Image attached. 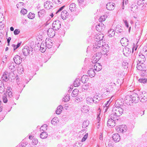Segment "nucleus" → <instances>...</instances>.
I'll return each instance as SVG.
<instances>
[{"mask_svg":"<svg viewBox=\"0 0 147 147\" xmlns=\"http://www.w3.org/2000/svg\"><path fill=\"white\" fill-rule=\"evenodd\" d=\"M76 5L74 3H72L69 6V9L71 11H76Z\"/></svg>","mask_w":147,"mask_h":147,"instance_id":"nucleus-27","label":"nucleus"},{"mask_svg":"<svg viewBox=\"0 0 147 147\" xmlns=\"http://www.w3.org/2000/svg\"><path fill=\"white\" fill-rule=\"evenodd\" d=\"M103 42V41H101L96 40L93 45V50L96 51H101L102 47L104 45Z\"/></svg>","mask_w":147,"mask_h":147,"instance_id":"nucleus-2","label":"nucleus"},{"mask_svg":"<svg viewBox=\"0 0 147 147\" xmlns=\"http://www.w3.org/2000/svg\"><path fill=\"white\" fill-rule=\"evenodd\" d=\"M57 107H58L59 111L58 112V111H56V114H59L62 112L63 107L62 105H60V106H59Z\"/></svg>","mask_w":147,"mask_h":147,"instance_id":"nucleus-48","label":"nucleus"},{"mask_svg":"<svg viewBox=\"0 0 147 147\" xmlns=\"http://www.w3.org/2000/svg\"><path fill=\"white\" fill-rule=\"evenodd\" d=\"M33 49L30 47L29 48L27 46H26L24 47L22 49V51L23 55L25 56H26L30 54V51H32Z\"/></svg>","mask_w":147,"mask_h":147,"instance_id":"nucleus-6","label":"nucleus"},{"mask_svg":"<svg viewBox=\"0 0 147 147\" xmlns=\"http://www.w3.org/2000/svg\"><path fill=\"white\" fill-rule=\"evenodd\" d=\"M47 127V125H44L41 127L40 129L42 130L45 131V129H47L46 128Z\"/></svg>","mask_w":147,"mask_h":147,"instance_id":"nucleus-64","label":"nucleus"},{"mask_svg":"<svg viewBox=\"0 0 147 147\" xmlns=\"http://www.w3.org/2000/svg\"><path fill=\"white\" fill-rule=\"evenodd\" d=\"M48 134L47 133L45 132H42L40 135V137L42 139H45L47 138V137Z\"/></svg>","mask_w":147,"mask_h":147,"instance_id":"nucleus-40","label":"nucleus"},{"mask_svg":"<svg viewBox=\"0 0 147 147\" xmlns=\"http://www.w3.org/2000/svg\"><path fill=\"white\" fill-rule=\"evenodd\" d=\"M131 97V100L132 101H133V103L134 102L135 103H136L138 102V100L136 99V97L135 96H134V95L130 96Z\"/></svg>","mask_w":147,"mask_h":147,"instance_id":"nucleus-55","label":"nucleus"},{"mask_svg":"<svg viewBox=\"0 0 147 147\" xmlns=\"http://www.w3.org/2000/svg\"><path fill=\"white\" fill-rule=\"evenodd\" d=\"M45 11L44 9H41L38 12V16L40 19H41L45 15Z\"/></svg>","mask_w":147,"mask_h":147,"instance_id":"nucleus-24","label":"nucleus"},{"mask_svg":"<svg viewBox=\"0 0 147 147\" xmlns=\"http://www.w3.org/2000/svg\"><path fill=\"white\" fill-rule=\"evenodd\" d=\"M11 88H9V89H7V93L8 94L7 95L9 97H11L13 96V94L12 92L11 91Z\"/></svg>","mask_w":147,"mask_h":147,"instance_id":"nucleus-43","label":"nucleus"},{"mask_svg":"<svg viewBox=\"0 0 147 147\" xmlns=\"http://www.w3.org/2000/svg\"><path fill=\"white\" fill-rule=\"evenodd\" d=\"M105 17L106 16H101L99 19V21L101 22L105 21L106 19Z\"/></svg>","mask_w":147,"mask_h":147,"instance_id":"nucleus-62","label":"nucleus"},{"mask_svg":"<svg viewBox=\"0 0 147 147\" xmlns=\"http://www.w3.org/2000/svg\"><path fill=\"white\" fill-rule=\"evenodd\" d=\"M138 43V41H136V45L135 43H134L133 46L132 48V53H133L134 50L136 51L138 47V45H137Z\"/></svg>","mask_w":147,"mask_h":147,"instance_id":"nucleus-47","label":"nucleus"},{"mask_svg":"<svg viewBox=\"0 0 147 147\" xmlns=\"http://www.w3.org/2000/svg\"><path fill=\"white\" fill-rule=\"evenodd\" d=\"M122 130H121L122 131V133H124L127 130V126L124 125H122Z\"/></svg>","mask_w":147,"mask_h":147,"instance_id":"nucleus-51","label":"nucleus"},{"mask_svg":"<svg viewBox=\"0 0 147 147\" xmlns=\"http://www.w3.org/2000/svg\"><path fill=\"white\" fill-rule=\"evenodd\" d=\"M120 42L122 46L125 47L128 45L129 40L126 38H123L121 39Z\"/></svg>","mask_w":147,"mask_h":147,"instance_id":"nucleus-16","label":"nucleus"},{"mask_svg":"<svg viewBox=\"0 0 147 147\" xmlns=\"http://www.w3.org/2000/svg\"><path fill=\"white\" fill-rule=\"evenodd\" d=\"M115 4L113 3H108L106 5V8L110 11L113 10L115 8Z\"/></svg>","mask_w":147,"mask_h":147,"instance_id":"nucleus-18","label":"nucleus"},{"mask_svg":"<svg viewBox=\"0 0 147 147\" xmlns=\"http://www.w3.org/2000/svg\"><path fill=\"white\" fill-rule=\"evenodd\" d=\"M96 30L98 32L103 31L105 28V26L102 23H100L96 26Z\"/></svg>","mask_w":147,"mask_h":147,"instance_id":"nucleus-10","label":"nucleus"},{"mask_svg":"<svg viewBox=\"0 0 147 147\" xmlns=\"http://www.w3.org/2000/svg\"><path fill=\"white\" fill-rule=\"evenodd\" d=\"M111 102V101H110V99L109 101H107V103L105 104V106L104 107V108H106L105 109V111H107V110L108 109V107L109 106Z\"/></svg>","mask_w":147,"mask_h":147,"instance_id":"nucleus-45","label":"nucleus"},{"mask_svg":"<svg viewBox=\"0 0 147 147\" xmlns=\"http://www.w3.org/2000/svg\"><path fill=\"white\" fill-rule=\"evenodd\" d=\"M7 57L6 55L4 56L2 59V61L3 63H6L7 62Z\"/></svg>","mask_w":147,"mask_h":147,"instance_id":"nucleus-61","label":"nucleus"},{"mask_svg":"<svg viewBox=\"0 0 147 147\" xmlns=\"http://www.w3.org/2000/svg\"><path fill=\"white\" fill-rule=\"evenodd\" d=\"M94 68L95 71H98L101 69L102 66L99 63H97L94 65Z\"/></svg>","mask_w":147,"mask_h":147,"instance_id":"nucleus-25","label":"nucleus"},{"mask_svg":"<svg viewBox=\"0 0 147 147\" xmlns=\"http://www.w3.org/2000/svg\"><path fill=\"white\" fill-rule=\"evenodd\" d=\"M35 14L31 12L29 13L28 15V17L30 19H33L35 17Z\"/></svg>","mask_w":147,"mask_h":147,"instance_id":"nucleus-50","label":"nucleus"},{"mask_svg":"<svg viewBox=\"0 0 147 147\" xmlns=\"http://www.w3.org/2000/svg\"><path fill=\"white\" fill-rule=\"evenodd\" d=\"M16 65L13 63H9L8 65V67L10 70L15 71L16 69Z\"/></svg>","mask_w":147,"mask_h":147,"instance_id":"nucleus-29","label":"nucleus"},{"mask_svg":"<svg viewBox=\"0 0 147 147\" xmlns=\"http://www.w3.org/2000/svg\"><path fill=\"white\" fill-rule=\"evenodd\" d=\"M100 59V57H97L95 56H94L92 57V63H97V62Z\"/></svg>","mask_w":147,"mask_h":147,"instance_id":"nucleus-35","label":"nucleus"},{"mask_svg":"<svg viewBox=\"0 0 147 147\" xmlns=\"http://www.w3.org/2000/svg\"><path fill=\"white\" fill-rule=\"evenodd\" d=\"M138 73L142 77L144 76H147V70H142V69H141Z\"/></svg>","mask_w":147,"mask_h":147,"instance_id":"nucleus-28","label":"nucleus"},{"mask_svg":"<svg viewBox=\"0 0 147 147\" xmlns=\"http://www.w3.org/2000/svg\"><path fill=\"white\" fill-rule=\"evenodd\" d=\"M100 114H101V111H99L98 112L97 114V118L96 119V120L97 121V123H96L97 125L98 126L99 125V122L100 120Z\"/></svg>","mask_w":147,"mask_h":147,"instance_id":"nucleus-32","label":"nucleus"},{"mask_svg":"<svg viewBox=\"0 0 147 147\" xmlns=\"http://www.w3.org/2000/svg\"><path fill=\"white\" fill-rule=\"evenodd\" d=\"M69 16V13L66 10L63 11L61 14V17L64 20L66 19Z\"/></svg>","mask_w":147,"mask_h":147,"instance_id":"nucleus-20","label":"nucleus"},{"mask_svg":"<svg viewBox=\"0 0 147 147\" xmlns=\"http://www.w3.org/2000/svg\"><path fill=\"white\" fill-rule=\"evenodd\" d=\"M80 79L79 78H77L76 79L74 83V86L75 87H77L80 84Z\"/></svg>","mask_w":147,"mask_h":147,"instance_id":"nucleus-36","label":"nucleus"},{"mask_svg":"<svg viewBox=\"0 0 147 147\" xmlns=\"http://www.w3.org/2000/svg\"><path fill=\"white\" fill-rule=\"evenodd\" d=\"M38 143V140L36 139H33L32 141V144L33 145H36Z\"/></svg>","mask_w":147,"mask_h":147,"instance_id":"nucleus-58","label":"nucleus"},{"mask_svg":"<svg viewBox=\"0 0 147 147\" xmlns=\"http://www.w3.org/2000/svg\"><path fill=\"white\" fill-rule=\"evenodd\" d=\"M88 74L90 77L91 78L94 77L95 76V73L93 69L91 68L89 69L88 71Z\"/></svg>","mask_w":147,"mask_h":147,"instance_id":"nucleus-26","label":"nucleus"},{"mask_svg":"<svg viewBox=\"0 0 147 147\" xmlns=\"http://www.w3.org/2000/svg\"><path fill=\"white\" fill-rule=\"evenodd\" d=\"M117 105H115L112 110V113L110 115V117L113 119H118V117L121 115L123 113V111L126 108L121 107H117Z\"/></svg>","mask_w":147,"mask_h":147,"instance_id":"nucleus-1","label":"nucleus"},{"mask_svg":"<svg viewBox=\"0 0 147 147\" xmlns=\"http://www.w3.org/2000/svg\"><path fill=\"white\" fill-rule=\"evenodd\" d=\"M112 138L114 141L116 142H119L120 139V136L117 134H113Z\"/></svg>","mask_w":147,"mask_h":147,"instance_id":"nucleus-21","label":"nucleus"},{"mask_svg":"<svg viewBox=\"0 0 147 147\" xmlns=\"http://www.w3.org/2000/svg\"><path fill=\"white\" fill-rule=\"evenodd\" d=\"M102 96L100 95H95L93 97V102L96 103H98L102 98Z\"/></svg>","mask_w":147,"mask_h":147,"instance_id":"nucleus-17","label":"nucleus"},{"mask_svg":"<svg viewBox=\"0 0 147 147\" xmlns=\"http://www.w3.org/2000/svg\"><path fill=\"white\" fill-rule=\"evenodd\" d=\"M110 119H108L107 125L108 126L113 127L115 125V123L118 120V119H115L110 117Z\"/></svg>","mask_w":147,"mask_h":147,"instance_id":"nucleus-5","label":"nucleus"},{"mask_svg":"<svg viewBox=\"0 0 147 147\" xmlns=\"http://www.w3.org/2000/svg\"><path fill=\"white\" fill-rule=\"evenodd\" d=\"M122 27L119 25H117L115 28V32L117 33H120L121 34H123L124 32L123 31L122 29Z\"/></svg>","mask_w":147,"mask_h":147,"instance_id":"nucleus-19","label":"nucleus"},{"mask_svg":"<svg viewBox=\"0 0 147 147\" xmlns=\"http://www.w3.org/2000/svg\"><path fill=\"white\" fill-rule=\"evenodd\" d=\"M82 144L78 142L76 143L74 145V147H81Z\"/></svg>","mask_w":147,"mask_h":147,"instance_id":"nucleus-60","label":"nucleus"},{"mask_svg":"<svg viewBox=\"0 0 147 147\" xmlns=\"http://www.w3.org/2000/svg\"><path fill=\"white\" fill-rule=\"evenodd\" d=\"M95 41H96V40L98 41H103L102 40V38L103 36L102 35L99 34V35L96 36H95Z\"/></svg>","mask_w":147,"mask_h":147,"instance_id":"nucleus-39","label":"nucleus"},{"mask_svg":"<svg viewBox=\"0 0 147 147\" xmlns=\"http://www.w3.org/2000/svg\"><path fill=\"white\" fill-rule=\"evenodd\" d=\"M14 62L16 64H20L22 62V58L18 55H15L13 58Z\"/></svg>","mask_w":147,"mask_h":147,"instance_id":"nucleus-12","label":"nucleus"},{"mask_svg":"<svg viewBox=\"0 0 147 147\" xmlns=\"http://www.w3.org/2000/svg\"><path fill=\"white\" fill-rule=\"evenodd\" d=\"M20 32V30L18 29H15L13 32L14 34L15 35H17L19 34Z\"/></svg>","mask_w":147,"mask_h":147,"instance_id":"nucleus-63","label":"nucleus"},{"mask_svg":"<svg viewBox=\"0 0 147 147\" xmlns=\"http://www.w3.org/2000/svg\"><path fill=\"white\" fill-rule=\"evenodd\" d=\"M141 64H139L138 63V73L139 72H140V71L141 69L144 70V65H140Z\"/></svg>","mask_w":147,"mask_h":147,"instance_id":"nucleus-56","label":"nucleus"},{"mask_svg":"<svg viewBox=\"0 0 147 147\" xmlns=\"http://www.w3.org/2000/svg\"><path fill=\"white\" fill-rule=\"evenodd\" d=\"M8 75L9 76L8 78H9V79L11 78V81H13V80H14V79H12V78L14 75L13 73L11 71L9 72H8Z\"/></svg>","mask_w":147,"mask_h":147,"instance_id":"nucleus-44","label":"nucleus"},{"mask_svg":"<svg viewBox=\"0 0 147 147\" xmlns=\"http://www.w3.org/2000/svg\"><path fill=\"white\" fill-rule=\"evenodd\" d=\"M123 103H122L121 101H120V100L118 99L117 100L115 104V105H117V107H121L123 108H126L125 106V105H123Z\"/></svg>","mask_w":147,"mask_h":147,"instance_id":"nucleus-22","label":"nucleus"},{"mask_svg":"<svg viewBox=\"0 0 147 147\" xmlns=\"http://www.w3.org/2000/svg\"><path fill=\"white\" fill-rule=\"evenodd\" d=\"M23 70V68L22 67H19L18 69V73H19L20 74H22L23 73L24 71Z\"/></svg>","mask_w":147,"mask_h":147,"instance_id":"nucleus-59","label":"nucleus"},{"mask_svg":"<svg viewBox=\"0 0 147 147\" xmlns=\"http://www.w3.org/2000/svg\"><path fill=\"white\" fill-rule=\"evenodd\" d=\"M45 44L47 47L49 49L51 48L53 45V41L49 38H46L45 40Z\"/></svg>","mask_w":147,"mask_h":147,"instance_id":"nucleus-8","label":"nucleus"},{"mask_svg":"<svg viewBox=\"0 0 147 147\" xmlns=\"http://www.w3.org/2000/svg\"><path fill=\"white\" fill-rule=\"evenodd\" d=\"M131 98V97L129 95H127L126 96L125 101L127 105H131L133 103V101H132Z\"/></svg>","mask_w":147,"mask_h":147,"instance_id":"nucleus-11","label":"nucleus"},{"mask_svg":"<svg viewBox=\"0 0 147 147\" xmlns=\"http://www.w3.org/2000/svg\"><path fill=\"white\" fill-rule=\"evenodd\" d=\"M108 45L104 44L103 47H102V49L101 50V53L102 54L105 55L108 52L109 49Z\"/></svg>","mask_w":147,"mask_h":147,"instance_id":"nucleus-13","label":"nucleus"},{"mask_svg":"<svg viewBox=\"0 0 147 147\" xmlns=\"http://www.w3.org/2000/svg\"><path fill=\"white\" fill-rule=\"evenodd\" d=\"M44 44L45 42H42L40 45V50L42 53L45 52L46 49V46Z\"/></svg>","mask_w":147,"mask_h":147,"instance_id":"nucleus-30","label":"nucleus"},{"mask_svg":"<svg viewBox=\"0 0 147 147\" xmlns=\"http://www.w3.org/2000/svg\"><path fill=\"white\" fill-rule=\"evenodd\" d=\"M4 91V86L2 81L0 80V92L2 93Z\"/></svg>","mask_w":147,"mask_h":147,"instance_id":"nucleus-31","label":"nucleus"},{"mask_svg":"<svg viewBox=\"0 0 147 147\" xmlns=\"http://www.w3.org/2000/svg\"><path fill=\"white\" fill-rule=\"evenodd\" d=\"M142 51L140 52V54H142L138 55V63L141 64L140 65H144L143 64L145 60V58L142 54L143 53Z\"/></svg>","mask_w":147,"mask_h":147,"instance_id":"nucleus-7","label":"nucleus"},{"mask_svg":"<svg viewBox=\"0 0 147 147\" xmlns=\"http://www.w3.org/2000/svg\"><path fill=\"white\" fill-rule=\"evenodd\" d=\"M61 26V22L58 20L54 21L52 24L53 28L55 30H58L60 28Z\"/></svg>","mask_w":147,"mask_h":147,"instance_id":"nucleus-4","label":"nucleus"},{"mask_svg":"<svg viewBox=\"0 0 147 147\" xmlns=\"http://www.w3.org/2000/svg\"><path fill=\"white\" fill-rule=\"evenodd\" d=\"M88 107L87 106H84L82 108V111L84 113H87L88 111Z\"/></svg>","mask_w":147,"mask_h":147,"instance_id":"nucleus-46","label":"nucleus"},{"mask_svg":"<svg viewBox=\"0 0 147 147\" xmlns=\"http://www.w3.org/2000/svg\"><path fill=\"white\" fill-rule=\"evenodd\" d=\"M89 123V121L88 120L84 121L82 123V127L83 128H86L87 127Z\"/></svg>","mask_w":147,"mask_h":147,"instance_id":"nucleus-38","label":"nucleus"},{"mask_svg":"<svg viewBox=\"0 0 147 147\" xmlns=\"http://www.w3.org/2000/svg\"><path fill=\"white\" fill-rule=\"evenodd\" d=\"M123 52L124 55L126 56H127L131 52L130 49L128 47L125 46L123 49Z\"/></svg>","mask_w":147,"mask_h":147,"instance_id":"nucleus-15","label":"nucleus"},{"mask_svg":"<svg viewBox=\"0 0 147 147\" xmlns=\"http://www.w3.org/2000/svg\"><path fill=\"white\" fill-rule=\"evenodd\" d=\"M89 88V86L87 84H84L82 86V91H84L85 90H87Z\"/></svg>","mask_w":147,"mask_h":147,"instance_id":"nucleus-41","label":"nucleus"},{"mask_svg":"<svg viewBox=\"0 0 147 147\" xmlns=\"http://www.w3.org/2000/svg\"><path fill=\"white\" fill-rule=\"evenodd\" d=\"M138 99L142 102L146 101L147 100V93L145 92H140L138 95Z\"/></svg>","mask_w":147,"mask_h":147,"instance_id":"nucleus-3","label":"nucleus"},{"mask_svg":"<svg viewBox=\"0 0 147 147\" xmlns=\"http://www.w3.org/2000/svg\"><path fill=\"white\" fill-rule=\"evenodd\" d=\"M54 30L52 28H50L47 30V34L50 38H53L55 35V32Z\"/></svg>","mask_w":147,"mask_h":147,"instance_id":"nucleus-9","label":"nucleus"},{"mask_svg":"<svg viewBox=\"0 0 147 147\" xmlns=\"http://www.w3.org/2000/svg\"><path fill=\"white\" fill-rule=\"evenodd\" d=\"M128 61L127 60H124L122 62V66L124 67L127 66V68L128 66L127 65L128 64Z\"/></svg>","mask_w":147,"mask_h":147,"instance_id":"nucleus-54","label":"nucleus"},{"mask_svg":"<svg viewBox=\"0 0 147 147\" xmlns=\"http://www.w3.org/2000/svg\"><path fill=\"white\" fill-rule=\"evenodd\" d=\"M59 122V119L57 117H55L53 118L51 121V123L53 125H55Z\"/></svg>","mask_w":147,"mask_h":147,"instance_id":"nucleus-33","label":"nucleus"},{"mask_svg":"<svg viewBox=\"0 0 147 147\" xmlns=\"http://www.w3.org/2000/svg\"><path fill=\"white\" fill-rule=\"evenodd\" d=\"M70 96L68 94H66L64 98H63V100L64 102H67L70 100Z\"/></svg>","mask_w":147,"mask_h":147,"instance_id":"nucleus-42","label":"nucleus"},{"mask_svg":"<svg viewBox=\"0 0 147 147\" xmlns=\"http://www.w3.org/2000/svg\"><path fill=\"white\" fill-rule=\"evenodd\" d=\"M87 102L88 104H90L93 102V98H92L88 97L86 99Z\"/></svg>","mask_w":147,"mask_h":147,"instance_id":"nucleus-52","label":"nucleus"},{"mask_svg":"<svg viewBox=\"0 0 147 147\" xmlns=\"http://www.w3.org/2000/svg\"><path fill=\"white\" fill-rule=\"evenodd\" d=\"M122 125H119L118 126H117L116 128V130L118 132H122Z\"/></svg>","mask_w":147,"mask_h":147,"instance_id":"nucleus-53","label":"nucleus"},{"mask_svg":"<svg viewBox=\"0 0 147 147\" xmlns=\"http://www.w3.org/2000/svg\"><path fill=\"white\" fill-rule=\"evenodd\" d=\"M53 4L51 1H47L44 3V6L47 9H49L52 8Z\"/></svg>","mask_w":147,"mask_h":147,"instance_id":"nucleus-14","label":"nucleus"},{"mask_svg":"<svg viewBox=\"0 0 147 147\" xmlns=\"http://www.w3.org/2000/svg\"><path fill=\"white\" fill-rule=\"evenodd\" d=\"M8 71H5L3 73L2 78L3 80L5 81V82L7 81L9 79L8 78L9 76L8 75Z\"/></svg>","mask_w":147,"mask_h":147,"instance_id":"nucleus-23","label":"nucleus"},{"mask_svg":"<svg viewBox=\"0 0 147 147\" xmlns=\"http://www.w3.org/2000/svg\"><path fill=\"white\" fill-rule=\"evenodd\" d=\"M88 133H86L84 136L82 138L81 140V142H83L85 141L87 139L88 136Z\"/></svg>","mask_w":147,"mask_h":147,"instance_id":"nucleus-57","label":"nucleus"},{"mask_svg":"<svg viewBox=\"0 0 147 147\" xmlns=\"http://www.w3.org/2000/svg\"><path fill=\"white\" fill-rule=\"evenodd\" d=\"M108 35L109 37L113 36L115 34V32L113 29H111L108 31Z\"/></svg>","mask_w":147,"mask_h":147,"instance_id":"nucleus-34","label":"nucleus"},{"mask_svg":"<svg viewBox=\"0 0 147 147\" xmlns=\"http://www.w3.org/2000/svg\"><path fill=\"white\" fill-rule=\"evenodd\" d=\"M78 90L77 89H74L72 91L71 94L72 96L73 97H76L78 94Z\"/></svg>","mask_w":147,"mask_h":147,"instance_id":"nucleus-37","label":"nucleus"},{"mask_svg":"<svg viewBox=\"0 0 147 147\" xmlns=\"http://www.w3.org/2000/svg\"><path fill=\"white\" fill-rule=\"evenodd\" d=\"M147 81V79L146 78H142L138 79V82L142 83L144 84L146 83Z\"/></svg>","mask_w":147,"mask_h":147,"instance_id":"nucleus-49","label":"nucleus"}]
</instances>
